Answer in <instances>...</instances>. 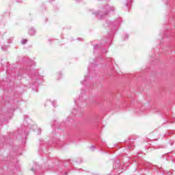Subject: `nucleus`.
Returning <instances> with one entry per match:
<instances>
[{
  "instance_id": "f257e3e1",
  "label": "nucleus",
  "mask_w": 175,
  "mask_h": 175,
  "mask_svg": "<svg viewBox=\"0 0 175 175\" xmlns=\"http://www.w3.org/2000/svg\"><path fill=\"white\" fill-rule=\"evenodd\" d=\"M121 18H118L114 21H110L107 20L105 23L104 24V27H109L111 30L110 31V35L107 37V39L104 40V44L102 43H98L97 45H94L93 50H102L103 53H107V49H105L106 46H111V40H113V36L116 33V29L118 28V26L121 24Z\"/></svg>"
},
{
  "instance_id": "f03ea898",
  "label": "nucleus",
  "mask_w": 175,
  "mask_h": 175,
  "mask_svg": "<svg viewBox=\"0 0 175 175\" xmlns=\"http://www.w3.org/2000/svg\"><path fill=\"white\" fill-rule=\"evenodd\" d=\"M115 9L114 6L106 4L100 6V12H92V14L93 16L98 17L99 20H103V18H106L111 12H114Z\"/></svg>"
},
{
  "instance_id": "7ed1b4c3",
  "label": "nucleus",
  "mask_w": 175,
  "mask_h": 175,
  "mask_svg": "<svg viewBox=\"0 0 175 175\" xmlns=\"http://www.w3.org/2000/svg\"><path fill=\"white\" fill-rule=\"evenodd\" d=\"M29 76L31 77V85L30 86L32 88L33 91H36L38 92V87H39V80H40L41 77L39 75V72L38 70H30L29 72Z\"/></svg>"
},
{
  "instance_id": "20e7f679",
  "label": "nucleus",
  "mask_w": 175,
  "mask_h": 175,
  "mask_svg": "<svg viewBox=\"0 0 175 175\" xmlns=\"http://www.w3.org/2000/svg\"><path fill=\"white\" fill-rule=\"evenodd\" d=\"M6 69L7 75H9L10 77H16L17 76V70L16 68H9V62L1 61L0 65V71L3 72Z\"/></svg>"
},
{
  "instance_id": "39448f33",
  "label": "nucleus",
  "mask_w": 175,
  "mask_h": 175,
  "mask_svg": "<svg viewBox=\"0 0 175 175\" xmlns=\"http://www.w3.org/2000/svg\"><path fill=\"white\" fill-rule=\"evenodd\" d=\"M96 60H93V62L91 63V64L89 66L88 68L89 77L85 75L84 80L81 81V84L82 85H84V84H85V82L88 81V79H90V77H92V76L95 75V68H96Z\"/></svg>"
},
{
  "instance_id": "423d86ee",
  "label": "nucleus",
  "mask_w": 175,
  "mask_h": 175,
  "mask_svg": "<svg viewBox=\"0 0 175 175\" xmlns=\"http://www.w3.org/2000/svg\"><path fill=\"white\" fill-rule=\"evenodd\" d=\"M122 170H125V168H124V166L121 165L120 160L116 161L113 163V173H115L113 175L121 174V173H122Z\"/></svg>"
},
{
  "instance_id": "0eeeda50",
  "label": "nucleus",
  "mask_w": 175,
  "mask_h": 175,
  "mask_svg": "<svg viewBox=\"0 0 175 175\" xmlns=\"http://www.w3.org/2000/svg\"><path fill=\"white\" fill-rule=\"evenodd\" d=\"M83 100H85V94L84 92H81V95L79 96V98L75 100L74 102L75 105H79V102H83Z\"/></svg>"
},
{
  "instance_id": "6e6552de",
  "label": "nucleus",
  "mask_w": 175,
  "mask_h": 175,
  "mask_svg": "<svg viewBox=\"0 0 175 175\" xmlns=\"http://www.w3.org/2000/svg\"><path fill=\"white\" fill-rule=\"evenodd\" d=\"M36 29H35V28L31 27L30 29H29V35H30V36H33V35H36Z\"/></svg>"
},
{
  "instance_id": "1a4fd4ad",
  "label": "nucleus",
  "mask_w": 175,
  "mask_h": 175,
  "mask_svg": "<svg viewBox=\"0 0 175 175\" xmlns=\"http://www.w3.org/2000/svg\"><path fill=\"white\" fill-rule=\"evenodd\" d=\"M83 111V109L81 108H80L79 107H77V109L76 108L74 109L73 111H72V113L73 114H76V113H82Z\"/></svg>"
},
{
  "instance_id": "9d476101",
  "label": "nucleus",
  "mask_w": 175,
  "mask_h": 175,
  "mask_svg": "<svg viewBox=\"0 0 175 175\" xmlns=\"http://www.w3.org/2000/svg\"><path fill=\"white\" fill-rule=\"evenodd\" d=\"M1 49L3 51H8V49H9V45L1 44Z\"/></svg>"
},
{
  "instance_id": "9b49d317",
  "label": "nucleus",
  "mask_w": 175,
  "mask_h": 175,
  "mask_svg": "<svg viewBox=\"0 0 175 175\" xmlns=\"http://www.w3.org/2000/svg\"><path fill=\"white\" fill-rule=\"evenodd\" d=\"M135 139H130L127 143L129 144L128 148H132L133 147V144L135 143Z\"/></svg>"
},
{
  "instance_id": "f8f14e48",
  "label": "nucleus",
  "mask_w": 175,
  "mask_h": 175,
  "mask_svg": "<svg viewBox=\"0 0 175 175\" xmlns=\"http://www.w3.org/2000/svg\"><path fill=\"white\" fill-rule=\"evenodd\" d=\"M51 103V105L53 106V107H56V105H57V100H53V101H51V100H48L46 101V103Z\"/></svg>"
},
{
  "instance_id": "ddd939ff",
  "label": "nucleus",
  "mask_w": 175,
  "mask_h": 175,
  "mask_svg": "<svg viewBox=\"0 0 175 175\" xmlns=\"http://www.w3.org/2000/svg\"><path fill=\"white\" fill-rule=\"evenodd\" d=\"M14 39V38L13 37H10L9 38L7 39V43L8 44H10L12 43H13V40Z\"/></svg>"
},
{
  "instance_id": "4468645a",
  "label": "nucleus",
  "mask_w": 175,
  "mask_h": 175,
  "mask_svg": "<svg viewBox=\"0 0 175 175\" xmlns=\"http://www.w3.org/2000/svg\"><path fill=\"white\" fill-rule=\"evenodd\" d=\"M132 2H133V0H126V8H129L130 5H132Z\"/></svg>"
},
{
  "instance_id": "2eb2a0df",
  "label": "nucleus",
  "mask_w": 175,
  "mask_h": 175,
  "mask_svg": "<svg viewBox=\"0 0 175 175\" xmlns=\"http://www.w3.org/2000/svg\"><path fill=\"white\" fill-rule=\"evenodd\" d=\"M155 132L156 138L154 139V140H158V139H159L160 133H159L158 129H155Z\"/></svg>"
},
{
  "instance_id": "dca6fc26",
  "label": "nucleus",
  "mask_w": 175,
  "mask_h": 175,
  "mask_svg": "<svg viewBox=\"0 0 175 175\" xmlns=\"http://www.w3.org/2000/svg\"><path fill=\"white\" fill-rule=\"evenodd\" d=\"M6 103H13L14 100L13 99L10 98H8L7 100H5Z\"/></svg>"
},
{
  "instance_id": "f3484780",
  "label": "nucleus",
  "mask_w": 175,
  "mask_h": 175,
  "mask_svg": "<svg viewBox=\"0 0 175 175\" xmlns=\"http://www.w3.org/2000/svg\"><path fill=\"white\" fill-rule=\"evenodd\" d=\"M129 38V36L128 34H123L122 36V40H126Z\"/></svg>"
},
{
  "instance_id": "a211bd4d",
  "label": "nucleus",
  "mask_w": 175,
  "mask_h": 175,
  "mask_svg": "<svg viewBox=\"0 0 175 175\" xmlns=\"http://www.w3.org/2000/svg\"><path fill=\"white\" fill-rule=\"evenodd\" d=\"M28 129H29V125H27V127L26 128L25 131V135H28Z\"/></svg>"
},
{
  "instance_id": "6ab92c4d",
  "label": "nucleus",
  "mask_w": 175,
  "mask_h": 175,
  "mask_svg": "<svg viewBox=\"0 0 175 175\" xmlns=\"http://www.w3.org/2000/svg\"><path fill=\"white\" fill-rule=\"evenodd\" d=\"M90 150H91V151H95V146L92 145L90 147Z\"/></svg>"
},
{
  "instance_id": "aec40b11",
  "label": "nucleus",
  "mask_w": 175,
  "mask_h": 175,
  "mask_svg": "<svg viewBox=\"0 0 175 175\" xmlns=\"http://www.w3.org/2000/svg\"><path fill=\"white\" fill-rule=\"evenodd\" d=\"M27 42H28V40H21L22 44H26Z\"/></svg>"
},
{
  "instance_id": "412c9836",
  "label": "nucleus",
  "mask_w": 175,
  "mask_h": 175,
  "mask_svg": "<svg viewBox=\"0 0 175 175\" xmlns=\"http://www.w3.org/2000/svg\"><path fill=\"white\" fill-rule=\"evenodd\" d=\"M59 78L57 79V80H59V79H61V77H62V73L61 72H59L57 73Z\"/></svg>"
},
{
  "instance_id": "4be33fe9",
  "label": "nucleus",
  "mask_w": 175,
  "mask_h": 175,
  "mask_svg": "<svg viewBox=\"0 0 175 175\" xmlns=\"http://www.w3.org/2000/svg\"><path fill=\"white\" fill-rule=\"evenodd\" d=\"M21 61H22V62H27V58L26 57H23Z\"/></svg>"
},
{
  "instance_id": "5701e85b",
  "label": "nucleus",
  "mask_w": 175,
  "mask_h": 175,
  "mask_svg": "<svg viewBox=\"0 0 175 175\" xmlns=\"http://www.w3.org/2000/svg\"><path fill=\"white\" fill-rule=\"evenodd\" d=\"M111 59H112L111 58H107L106 62H111Z\"/></svg>"
},
{
  "instance_id": "b1692460",
  "label": "nucleus",
  "mask_w": 175,
  "mask_h": 175,
  "mask_svg": "<svg viewBox=\"0 0 175 175\" xmlns=\"http://www.w3.org/2000/svg\"><path fill=\"white\" fill-rule=\"evenodd\" d=\"M40 133H42V129H39L38 135H40Z\"/></svg>"
},
{
  "instance_id": "393cba45",
  "label": "nucleus",
  "mask_w": 175,
  "mask_h": 175,
  "mask_svg": "<svg viewBox=\"0 0 175 175\" xmlns=\"http://www.w3.org/2000/svg\"><path fill=\"white\" fill-rule=\"evenodd\" d=\"M16 2H18V3H21V2H23V0H16Z\"/></svg>"
},
{
  "instance_id": "a878e982",
  "label": "nucleus",
  "mask_w": 175,
  "mask_h": 175,
  "mask_svg": "<svg viewBox=\"0 0 175 175\" xmlns=\"http://www.w3.org/2000/svg\"><path fill=\"white\" fill-rule=\"evenodd\" d=\"M81 1L83 0H76V2L79 3V2H81Z\"/></svg>"
},
{
  "instance_id": "bb28decb",
  "label": "nucleus",
  "mask_w": 175,
  "mask_h": 175,
  "mask_svg": "<svg viewBox=\"0 0 175 175\" xmlns=\"http://www.w3.org/2000/svg\"><path fill=\"white\" fill-rule=\"evenodd\" d=\"M77 163H81V161H80L79 162V161H75Z\"/></svg>"
},
{
  "instance_id": "cd10ccee",
  "label": "nucleus",
  "mask_w": 175,
  "mask_h": 175,
  "mask_svg": "<svg viewBox=\"0 0 175 175\" xmlns=\"http://www.w3.org/2000/svg\"><path fill=\"white\" fill-rule=\"evenodd\" d=\"M31 172H35V169L32 168Z\"/></svg>"
},
{
  "instance_id": "c85d7f7f",
  "label": "nucleus",
  "mask_w": 175,
  "mask_h": 175,
  "mask_svg": "<svg viewBox=\"0 0 175 175\" xmlns=\"http://www.w3.org/2000/svg\"><path fill=\"white\" fill-rule=\"evenodd\" d=\"M51 1H54V0H49V2H51Z\"/></svg>"
}]
</instances>
